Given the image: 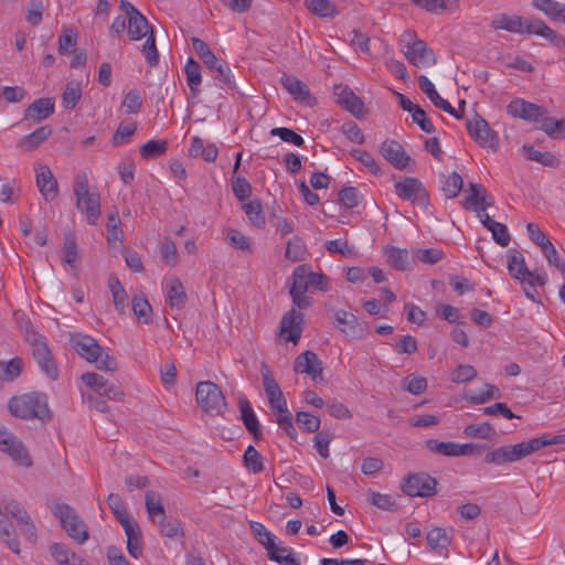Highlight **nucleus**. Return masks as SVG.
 <instances>
[{
  "instance_id": "0e129e2a",
  "label": "nucleus",
  "mask_w": 565,
  "mask_h": 565,
  "mask_svg": "<svg viewBox=\"0 0 565 565\" xmlns=\"http://www.w3.org/2000/svg\"><path fill=\"white\" fill-rule=\"evenodd\" d=\"M550 265L565 274V260L559 256L555 246L550 242L541 248Z\"/></svg>"
},
{
  "instance_id": "393cba45",
  "label": "nucleus",
  "mask_w": 565,
  "mask_h": 565,
  "mask_svg": "<svg viewBox=\"0 0 565 565\" xmlns=\"http://www.w3.org/2000/svg\"><path fill=\"white\" fill-rule=\"evenodd\" d=\"M334 96L338 104H340L354 117L362 118L365 115V108L362 99L356 96L348 86H335Z\"/></svg>"
},
{
  "instance_id": "f03ea898",
  "label": "nucleus",
  "mask_w": 565,
  "mask_h": 565,
  "mask_svg": "<svg viewBox=\"0 0 565 565\" xmlns=\"http://www.w3.org/2000/svg\"><path fill=\"white\" fill-rule=\"evenodd\" d=\"M34 540L35 527L24 509L18 502H7L2 508V543L18 554L20 541L33 543Z\"/></svg>"
},
{
  "instance_id": "5701e85b",
  "label": "nucleus",
  "mask_w": 565,
  "mask_h": 565,
  "mask_svg": "<svg viewBox=\"0 0 565 565\" xmlns=\"http://www.w3.org/2000/svg\"><path fill=\"white\" fill-rule=\"evenodd\" d=\"M322 362L312 351H305L299 354L294 362V371L296 373L306 374L313 381L321 377Z\"/></svg>"
},
{
  "instance_id": "aec40b11",
  "label": "nucleus",
  "mask_w": 565,
  "mask_h": 565,
  "mask_svg": "<svg viewBox=\"0 0 565 565\" xmlns=\"http://www.w3.org/2000/svg\"><path fill=\"white\" fill-rule=\"evenodd\" d=\"M2 452H6L19 467L29 468L32 465V459L22 443L12 434L3 430Z\"/></svg>"
},
{
  "instance_id": "09e8293b",
  "label": "nucleus",
  "mask_w": 565,
  "mask_h": 565,
  "mask_svg": "<svg viewBox=\"0 0 565 565\" xmlns=\"http://www.w3.org/2000/svg\"><path fill=\"white\" fill-rule=\"evenodd\" d=\"M249 222L256 227L265 225V216L262 212V204L258 200L245 202L242 206Z\"/></svg>"
},
{
  "instance_id": "c85d7f7f",
  "label": "nucleus",
  "mask_w": 565,
  "mask_h": 565,
  "mask_svg": "<svg viewBox=\"0 0 565 565\" xmlns=\"http://www.w3.org/2000/svg\"><path fill=\"white\" fill-rule=\"evenodd\" d=\"M33 355L39 366L45 372V374L54 380L57 376V369L52 359V354L47 348L46 342L43 339H39L34 343Z\"/></svg>"
},
{
  "instance_id": "1a4fd4ad",
  "label": "nucleus",
  "mask_w": 565,
  "mask_h": 565,
  "mask_svg": "<svg viewBox=\"0 0 565 565\" xmlns=\"http://www.w3.org/2000/svg\"><path fill=\"white\" fill-rule=\"evenodd\" d=\"M51 511L53 515L60 521L63 530L73 541L78 544H83L88 540V531L86 524L70 505L56 502L52 504Z\"/></svg>"
},
{
  "instance_id": "6e6d98bb",
  "label": "nucleus",
  "mask_w": 565,
  "mask_h": 565,
  "mask_svg": "<svg viewBox=\"0 0 565 565\" xmlns=\"http://www.w3.org/2000/svg\"><path fill=\"white\" fill-rule=\"evenodd\" d=\"M296 420L299 428L307 433H315L320 427V418L308 412H298L296 414Z\"/></svg>"
},
{
  "instance_id": "37998d69",
  "label": "nucleus",
  "mask_w": 565,
  "mask_h": 565,
  "mask_svg": "<svg viewBox=\"0 0 565 565\" xmlns=\"http://www.w3.org/2000/svg\"><path fill=\"white\" fill-rule=\"evenodd\" d=\"M401 386L412 395H422L427 390V380L420 374L412 373L402 380Z\"/></svg>"
},
{
  "instance_id": "de8ad7c7",
  "label": "nucleus",
  "mask_w": 565,
  "mask_h": 565,
  "mask_svg": "<svg viewBox=\"0 0 565 565\" xmlns=\"http://www.w3.org/2000/svg\"><path fill=\"white\" fill-rule=\"evenodd\" d=\"M51 134V128L47 126H43L32 131L30 135L25 136L21 142V146L28 151L34 150L44 140H46Z\"/></svg>"
},
{
  "instance_id": "c9c22d12",
  "label": "nucleus",
  "mask_w": 565,
  "mask_h": 565,
  "mask_svg": "<svg viewBox=\"0 0 565 565\" xmlns=\"http://www.w3.org/2000/svg\"><path fill=\"white\" fill-rule=\"evenodd\" d=\"M82 82L75 79L70 81L61 96L62 108L65 110L74 109L82 97Z\"/></svg>"
},
{
  "instance_id": "b1692460",
  "label": "nucleus",
  "mask_w": 565,
  "mask_h": 565,
  "mask_svg": "<svg viewBox=\"0 0 565 565\" xmlns=\"http://www.w3.org/2000/svg\"><path fill=\"white\" fill-rule=\"evenodd\" d=\"M335 327L349 339H361L364 337V329L359 323L354 313L347 310L334 312Z\"/></svg>"
},
{
  "instance_id": "2f4dec72",
  "label": "nucleus",
  "mask_w": 565,
  "mask_h": 565,
  "mask_svg": "<svg viewBox=\"0 0 565 565\" xmlns=\"http://www.w3.org/2000/svg\"><path fill=\"white\" fill-rule=\"evenodd\" d=\"M126 539H127V551L129 555L136 559L141 557L142 555V540H141V530L138 523L135 521L132 523H126L122 527Z\"/></svg>"
},
{
  "instance_id": "f8f14e48",
  "label": "nucleus",
  "mask_w": 565,
  "mask_h": 565,
  "mask_svg": "<svg viewBox=\"0 0 565 565\" xmlns=\"http://www.w3.org/2000/svg\"><path fill=\"white\" fill-rule=\"evenodd\" d=\"M195 399L199 407L210 415H222L226 409V401L222 391L210 381L198 383Z\"/></svg>"
},
{
  "instance_id": "c756f323",
  "label": "nucleus",
  "mask_w": 565,
  "mask_h": 565,
  "mask_svg": "<svg viewBox=\"0 0 565 565\" xmlns=\"http://www.w3.org/2000/svg\"><path fill=\"white\" fill-rule=\"evenodd\" d=\"M492 201L487 194L486 189L479 184H470L465 194V206L476 212H484Z\"/></svg>"
},
{
  "instance_id": "603ef678",
  "label": "nucleus",
  "mask_w": 565,
  "mask_h": 565,
  "mask_svg": "<svg viewBox=\"0 0 565 565\" xmlns=\"http://www.w3.org/2000/svg\"><path fill=\"white\" fill-rule=\"evenodd\" d=\"M120 218L117 213L110 214L107 223V241L111 247L121 246Z\"/></svg>"
},
{
  "instance_id": "bf43d9fd",
  "label": "nucleus",
  "mask_w": 565,
  "mask_h": 565,
  "mask_svg": "<svg viewBox=\"0 0 565 565\" xmlns=\"http://www.w3.org/2000/svg\"><path fill=\"white\" fill-rule=\"evenodd\" d=\"M226 242L236 249L249 250L250 242L243 233L235 228H228L225 232Z\"/></svg>"
},
{
  "instance_id": "69168bd1",
  "label": "nucleus",
  "mask_w": 565,
  "mask_h": 565,
  "mask_svg": "<svg viewBox=\"0 0 565 565\" xmlns=\"http://www.w3.org/2000/svg\"><path fill=\"white\" fill-rule=\"evenodd\" d=\"M276 420L279 427L286 433L287 436H289L292 439H296L297 431L294 426L291 413L289 412L288 408L276 413Z\"/></svg>"
},
{
  "instance_id": "a19ab883",
  "label": "nucleus",
  "mask_w": 565,
  "mask_h": 565,
  "mask_svg": "<svg viewBox=\"0 0 565 565\" xmlns=\"http://www.w3.org/2000/svg\"><path fill=\"white\" fill-rule=\"evenodd\" d=\"M498 397H500L498 387L488 383L477 390L470 391L466 396V398L473 404H484L490 399Z\"/></svg>"
},
{
  "instance_id": "4be33fe9",
  "label": "nucleus",
  "mask_w": 565,
  "mask_h": 565,
  "mask_svg": "<svg viewBox=\"0 0 565 565\" xmlns=\"http://www.w3.org/2000/svg\"><path fill=\"white\" fill-rule=\"evenodd\" d=\"M507 113L514 118L539 122L543 115V108L522 98H515L507 106Z\"/></svg>"
},
{
  "instance_id": "cd10ccee",
  "label": "nucleus",
  "mask_w": 565,
  "mask_h": 565,
  "mask_svg": "<svg viewBox=\"0 0 565 565\" xmlns=\"http://www.w3.org/2000/svg\"><path fill=\"white\" fill-rule=\"evenodd\" d=\"M531 7L548 20L565 24V4L557 0H531Z\"/></svg>"
},
{
  "instance_id": "4c0bfd02",
  "label": "nucleus",
  "mask_w": 565,
  "mask_h": 565,
  "mask_svg": "<svg viewBox=\"0 0 565 565\" xmlns=\"http://www.w3.org/2000/svg\"><path fill=\"white\" fill-rule=\"evenodd\" d=\"M238 406L241 412L242 420L247 428V430L253 434L254 436H257L260 431L259 429V422L257 419V416L250 405V403L245 398L241 397L238 399Z\"/></svg>"
},
{
  "instance_id": "7c9ffc66",
  "label": "nucleus",
  "mask_w": 565,
  "mask_h": 565,
  "mask_svg": "<svg viewBox=\"0 0 565 565\" xmlns=\"http://www.w3.org/2000/svg\"><path fill=\"white\" fill-rule=\"evenodd\" d=\"M166 299L172 308L181 309L186 301L184 287L177 277H168L163 281Z\"/></svg>"
},
{
  "instance_id": "4d7b16f0",
  "label": "nucleus",
  "mask_w": 565,
  "mask_h": 565,
  "mask_svg": "<svg viewBox=\"0 0 565 565\" xmlns=\"http://www.w3.org/2000/svg\"><path fill=\"white\" fill-rule=\"evenodd\" d=\"M494 433L493 427L490 423L483 422L480 424L468 425L463 429V434L467 437L488 439Z\"/></svg>"
},
{
  "instance_id": "9d476101",
  "label": "nucleus",
  "mask_w": 565,
  "mask_h": 565,
  "mask_svg": "<svg viewBox=\"0 0 565 565\" xmlns=\"http://www.w3.org/2000/svg\"><path fill=\"white\" fill-rule=\"evenodd\" d=\"M77 210L85 215L88 224H96L100 215V199L96 191H92L85 178L76 180L74 185Z\"/></svg>"
},
{
  "instance_id": "bb28decb",
  "label": "nucleus",
  "mask_w": 565,
  "mask_h": 565,
  "mask_svg": "<svg viewBox=\"0 0 565 565\" xmlns=\"http://www.w3.org/2000/svg\"><path fill=\"white\" fill-rule=\"evenodd\" d=\"M426 541L429 550L444 558H447L449 555V546L451 543V537L448 535L447 531L441 527H434L428 531L426 535Z\"/></svg>"
},
{
  "instance_id": "ea45409f",
  "label": "nucleus",
  "mask_w": 565,
  "mask_h": 565,
  "mask_svg": "<svg viewBox=\"0 0 565 565\" xmlns=\"http://www.w3.org/2000/svg\"><path fill=\"white\" fill-rule=\"evenodd\" d=\"M306 8L320 18H333L338 14V9L331 0H305Z\"/></svg>"
},
{
  "instance_id": "a878e982",
  "label": "nucleus",
  "mask_w": 565,
  "mask_h": 565,
  "mask_svg": "<svg viewBox=\"0 0 565 565\" xmlns=\"http://www.w3.org/2000/svg\"><path fill=\"white\" fill-rule=\"evenodd\" d=\"M54 110L55 100L53 97L39 98L24 110V119L31 122H40L50 117Z\"/></svg>"
},
{
  "instance_id": "39448f33",
  "label": "nucleus",
  "mask_w": 565,
  "mask_h": 565,
  "mask_svg": "<svg viewBox=\"0 0 565 565\" xmlns=\"http://www.w3.org/2000/svg\"><path fill=\"white\" fill-rule=\"evenodd\" d=\"M310 287L326 292L331 289V282L321 271H311L306 266L295 268L290 296L294 305L300 310L311 305V298L307 294Z\"/></svg>"
},
{
  "instance_id": "e2e57ef3",
  "label": "nucleus",
  "mask_w": 565,
  "mask_h": 565,
  "mask_svg": "<svg viewBox=\"0 0 565 565\" xmlns=\"http://www.w3.org/2000/svg\"><path fill=\"white\" fill-rule=\"evenodd\" d=\"M142 100L137 89L129 90L121 102V108L126 114H137L141 107Z\"/></svg>"
},
{
  "instance_id": "f257e3e1",
  "label": "nucleus",
  "mask_w": 565,
  "mask_h": 565,
  "mask_svg": "<svg viewBox=\"0 0 565 565\" xmlns=\"http://www.w3.org/2000/svg\"><path fill=\"white\" fill-rule=\"evenodd\" d=\"M119 9L122 15H118L110 24V31L115 34H121L127 30L130 41H139L147 38L142 45V53L147 61L153 65L158 62V52L156 49L152 28L146 17L129 1L120 0Z\"/></svg>"
},
{
  "instance_id": "6ab92c4d",
  "label": "nucleus",
  "mask_w": 565,
  "mask_h": 565,
  "mask_svg": "<svg viewBox=\"0 0 565 565\" xmlns=\"http://www.w3.org/2000/svg\"><path fill=\"white\" fill-rule=\"evenodd\" d=\"M262 382L270 408L275 412H281L288 408L287 401L267 366L262 367Z\"/></svg>"
},
{
  "instance_id": "6e6552de",
  "label": "nucleus",
  "mask_w": 565,
  "mask_h": 565,
  "mask_svg": "<svg viewBox=\"0 0 565 565\" xmlns=\"http://www.w3.org/2000/svg\"><path fill=\"white\" fill-rule=\"evenodd\" d=\"M399 49L406 61L418 68H428L437 63L435 52L412 32L401 35Z\"/></svg>"
},
{
  "instance_id": "423d86ee",
  "label": "nucleus",
  "mask_w": 565,
  "mask_h": 565,
  "mask_svg": "<svg viewBox=\"0 0 565 565\" xmlns=\"http://www.w3.org/2000/svg\"><path fill=\"white\" fill-rule=\"evenodd\" d=\"M10 413L21 419H39L41 422L51 418V411L45 394L28 392L15 395L8 403Z\"/></svg>"
},
{
  "instance_id": "052dcab7",
  "label": "nucleus",
  "mask_w": 565,
  "mask_h": 565,
  "mask_svg": "<svg viewBox=\"0 0 565 565\" xmlns=\"http://www.w3.org/2000/svg\"><path fill=\"white\" fill-rule=\"evenodd\" d=\"M523 151L527 159L542 163L544 166H553L555 158L550 152H542L537 150L534 146L525 143L523 146Z\"/></svg>"
},
{
  "instance_id": "20e7f679",
  "label": "nucleus",
  "mask_w": 565,
  "mask_h": 565,
  "mask_svg": "<svg viewBox=\"0 0 565 565\" xmlns=\"http://www.w3.org/2000/svg\"><path fill=\"white\" fill-rule=\"evenodd\" d=\"M562 436H541L514 445L500 446L489 451L484 461L494 466H502L519 461L533 452L546 447L559 444Z\"/></svg>"
},
{
  "instance_id": "a211bd4d",
  "label": "nucleus",
  "mask_w": 565,
  "mask_h": 565,
  "mask_svg": "<svg viewBox=\"0 0 565 565\" xmlns=\"http://www.w3.org/2000/svg\"><path fill=\"white\" fill-rule=\"evenodd\" d=\"M396 194L403 199L425 206L428 202L427 192L423 184L414 178H404L395 183Z\"/></svg>"
},
{
  "instance_id": "3c124183",
  "label": "nucleus",
  "mask_w": 565,
  "mask_h": 565,
  "mask_svg": "<svg viewBox=\"0 0 565 565\" xmlns=\"http://www.w3.org/2000/svg\"><path fill=\"white\" fill-rule=\"evenodd\" d=\"M462 178L459 173L452 172L444 177L441 190L446 198H456L462 189Z\"/></svg>"
},
{
  "instance_id": "79ce46f5",
  "label": "nucleus",
  "mask_w": 565,
  "mask_h": 565,
  "mask_svg": "<svg viewBox=\"0 0 565 565\" xmlns=\"http://www.w3.org/2000/svg\"><path fill=\"white\" fill-rule=\"evenodd\" d=\"M134 315L140 322L149 323L152 318V308L142 294L134 295L131 301Z\"/></svg>"
},
{
  "instance_id": "473e14b6",
  "label": "nucleus",
  "mask_w": 565,
  "mask_h": 565,
  "mask_svg": "<svg viewBox=\"0 0 565 565\" xmlns=\"http://www.w3.org/2000/svg\"><path fill=\"white\" fill-rule=\"evenodd\" d=\"M50 553L58 565H88L83 557L62 543H53Z\"/></svg>"
},
{
  "instance_id": "774afa93",
  "label": "nucleus",
  "mask_w": 565,
  "mask_h": 565,
  "mask_svg": "<svg viewBox=\"0 0 565 565\" xmlns=\"http://www.w3.org/2000/svg\"><path fill=\"white\" fill-rule=\"evenodd\" d=\"M146 508L149 518L156 523L164 516V509L161 501L148 493L146 497Z\"/></svg>"
},
{
  "instance_id": "dca6fc26",
  "label": "nucleus",
  "mask_w": 565,
  "mask_h": 565,
  "mask_svg": "<svg viewBox=\"0 0 565 565\" xmlns=\"http://www.w3.org/2000/svg\"><path fill=\"white\" fill-rule=\"evenodd\" d=\"M468 132L481 147L497 150L499 146L497 134L489 127L481 117H475L468 121Z\"/></svg>"
},
{
  "instance_id": "8fccbe9b",
  "label": "nucleus",
  "mask_w": 565,
  "mask_h": 565,
  "mask_svg": "<svg viewBox=\"0 0 565 565\" xmlns=\"http://www.w3.org/2000/svg\"><path fill=\"white\" fill-rule=\"evenodd\" d=\"M387 263L396 269L404 270L408 266V253L397 247H388L385 249Z\"/></svg>"
},
{
  "instance_id": "680f3d73",
  "label": "nucleus",
  "mask_w": 565,
  "mask_h": 565,
  "mask_svg": "<svg viewBox=\"0 0 565 565\" xmlns=\"http://www.w3.org/2000/svg\"><path fill=\"white\" fill-rule=\"evenodd\" d=\"M137 130V125L134 121L121 122L113 136V145L120 146L125 143Z\"/></svg>"
},
{
  "instance_id": "412c9836",
  "label": "nucleus",
  "mask_w": 565,
  "mask_h": 565,
  "mask_svg": "<svg viewBox=\"0 0 565 565\" xmlns=\"http://www.w3.org/2000/svg\"><path fill=\"white\" fill-rule=\"evenodd\" d=\"M381 156L397 170H405L411 163V157L403 146L392 139L384 140L380 146Z\"/></svg>"
},
{
  "instance_id": "5fc2aeb1",
  "label": "nucleus",
  "mask_w": 565,
  "mask_h": 565,
  "mask_svg": "<svg viewBox=\"0 0 565 565\" xmlns=\"http://www.w3.org/2000/svg\"><path fill=\"white\" fill-rule=\"evenodd\" d=\"M351 156L359 161L369 172L379 174L381 167L377 160L367 151L362 149H353Z\"/></svg>"
},
{
  "instance_id": "e433bc0d",
  "label": "nucleus",
  "mask_w": 565,
  "mask_h": 565,
  "mask_svg": "<svg viewBox=\"0 0 565 565\" xmlns=\"http://www.w3.org/2000/svg\"><path fill=\"white\" fill-rule=\"evenodd\" d=\"M108 288L110 290L114 306L119 315H124L128 307V295L121 282L116 277L108 279Z\"/></svg>"
},
{
  "instance_id": "58836bf2",
  "label": "nucleus",
  "mask_w": 565,
  "mask_h": 565,
  "mask_svg": "<svg viewBox=\"0 0 565 565\" xmlns=\"http://www.w3.org/2000/svg\"><path fill=\"white\" fill-rule=\"evenodd\" d=\"M184 74L186 77V84L193 96L199 94V88L202 83L201 68L198 62L191 56L186 58L184 65Z\"/></svg>"
},
{
  "instance_id": "9b49d317",
  "label": "nucleus",
  "mask_w": 565,
  "mask_h": 565,
  "mask_svg": "<svg viewBox=\"0 0 565 565\" xmlns=\"http://www.w3.org/2000/svg\"><path fill=\"white\" fill-rule=\"evenodd\" d=\"M507 267L511 277L521 285L544 286L546 284L545 273L541 269L530 270L524 256L518 250L508 252Z\"/></svg>"
},
{
  "instance_id": "49530a36",
  "label": "nucleus",
  "mask_w": 565,
  "mask_h": 565,
  "mask_svg": "<svg viewBox=\"0 0 565 565\" xmlns=\"http://www.w3.org/2000/svg\"><path fill=\"white\" fill-rule=\"evenodd\" d=\"M108 504L120 525L132 523L135 520L128 514L126 507L118 494L111 493L108 497Z\"/></svg>"
},
{
  "instance_id": "f3484780",
  "label": "nucleus",
  "mask_w": 565,
  "mask_h": 565,
  "mask_svg": "<svg viewBox=\"0 0 565 565\" xmlns=\"http://www.w3.org/2000/svg\"><path fill=\"white\" fill-rule=\"evenodd\" d=\"M302 324L303 315L299 310L292 308L281 318L279 328L280 339L285 342H292L294 344L298 343L302 333Z\"/></svg>"
},
{
  "instance_id": "7ed1b4c3",
  "label": "nucleus",
  "mask_w": 565,
  "mask_h": 565,
  "mask_svg": "<svg viewBox=\"0 0 565 565\" xmlns=\"http://www.w3.org/2000/svg\"><path fill=\"white\" fill-rule=\"evenodd\" d=\"M490 28L494 31L503 30L516 34H534L545 39L558 49L565 47V38L542 20L531 21L516 14L498 13L492 17Z\"/></svg>"
},
{
  "instance_id": "c03bdc74",
  "label": "nucleus",
  "mask_w": 565,
  "mask_h": 565,
  "mask_svg": "<svg viewBox=\"0 0 565 565\" xmlns=\"http://www.w3.org/2000/svg\"><path fill=\"white\" fill-rule=\"evenodd\" d=\"M367 501L384 511H393L396 508V499L388 493H381L374 490H369L366 493Z\"/></svg>"
},
{
  "instance_id": "ddd939ff",
  "label": "nucleus",
  "mask_w": 565,
  "mask_h": 565,
  "mask_svg": "<svg viewBox=\"0 0 565 565\" xmlns=\"http://www.w3.org/2000/svg\"><path fill=\"white\" fill-rule=\"evenodd\" d=\"M192 45L196 55L209 70L216 72L220 79L230 82L231 70L226 62L216 57V55L210 50L209 45L201 39L193 38Z\"/></svg>"
},
{
  "instance_id": "a18cd8bd",
  "label": "nucleus",
  "mask_w": 565,
  "mask_h": 565,
  "mask_svg": "<svg viewBox=\"0 0 565 565\" xmlns=\"http://www.w3.org/2000/svg\"><path fill=\"white\" fill-rule=\"evenodd\" d=\"M246 469L252 473H259L264 470V458L252 445H249L243 456Z\"/></svg>"
},
{
  "instance_id": "338daca9",
  "label": "nucleus",
  "mask_w": 565,
  "mask_h": 565,
  "mask_svg": "<svg viewBox=\"0 0 565 565\" xmlns=\"http://www.w3.org/2000/svg\"><path fill=\"white\" fill-rule=\"evenodd\" d=\"M23 361L20 358H13L2 365V381H13L22 372Z\"/></svg>"
},
{
  "instance_id": "f704fd0d",
  "label": "nucleus",
  "mask_w": 565,
  "mask_h": 565,
  "mask_svg": "<svg viewBox=\"0 0 565 565\" xmlns=\"http://www.w3.org/2000/svg\"><path fill=\"white\" fill-rule=\"evenodd\" d=\"M189 153L193 158H203L207 162H213L217 158L218 149L212 142H206L200 137H193Z\"/></svg>"
},
{
  "instance_id": "13d9d810",
  "label": "nucleus",
  "mask_w": 565,
  "mask_h": 565,
  "mask_svg": "<svg viewBox=\"0 0 565 565\" xmlns=\"http://www.w3.org/2000/svg\"><path fill=\"white\" fill-rule=\"evenodd\" d=\"M166 140H149L140 147V153L146 159L160 157L167 150Z\"/></svg>"
},
{
  "instance_id": "864d4df0",
  "label": "nucleus",
  "mask_w": 565,
  "mask_h": 565,
  "mask_svg": "<svg viewBox=\"0 0 565 565\" xmlns=\"http://www.w3.org/2000/svg\"><path fill=\"white\" fill-rule=\"evenodd\" d=\"M477 376V371L472 365L459 364L449 373V379L455 384H462L472 381Z\"/></svg>"
},
{
  "instance_id": "72a5a7b5",
  "label": "nucleus",
  "mask_w": 565,
  "mask_h": 565,
  "mask_svg": "<svg viewBox=\"0 0 565 565\" xmlns=\"http://www.w3.org/2000/svg\"><path fill=\"white\" fill-rule=\"evenodd\" d=\"M280 81L284 88L294 97V99L308 105L310 104V93L305 83L295 76L286 74L281 76Z\"/></svg>"
},
{
  "instance_id": "2eb2a0df",
  "label": "nucleus",
  "mask_w": 565,
  "mask_h": 565,
  "mask_svg": "<svg viewBox=\"0 0 565 565\" xmlns=\"http://www.w3.org/2000/svg\"><path fill=\"white\" fill-rule=\"evenodd\" d=\"M437 481L426 473L409 475L405 478L402 490L409 497H431L436 493Z\"/></svg>"
},
{
  "instance_id": "0eeeda50",
  "label": "nucleus",
  "mask_w": 565,
  "mask_h": 565,
  "mask_svg": "<svg viewBox=\"0 0 565 565\" xmlns=\"http://www.w3.org/2000/svg\"><path fill=\"white\" fill-rule=\"evenodd\" d=\"M70 341L77 354L88 363L95 364L99 370L104 371L116 370V361L90 335L75 333L71 335Z\"/></svg>"
},
{
  "instance_id": "4468645a",
  "label": "nucleus",
  "mask_w": 565,
  "mask_h": 565,
  "mask_svg": "<svg viewBox=\"0 0 565 565\" xmlns=\"http://www.w3.org/2000/svg\"><path fill=\"white\" fill-rule=\"evenodd\" d=\"M35 184L46 202L55 200L58 195V183L49 166L42 162H35L34 167Z\"/></svg>"
}]
</instances>
